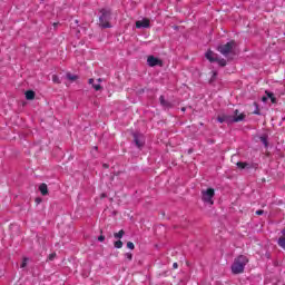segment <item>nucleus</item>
I'll use <instances>...</instances> for the list:
<instances>
[{
    "instance_id": "25",
    "label": "nucleus",
    "mask_w": 285,
    "mask_h": 285,
    "mask_svg": "<svg viewBox=\"0 0 285 285\" xmlns=\"http://www.w3.org/2000/svg\"><path fill=\"white\" fill-rule=\"evenodd\" d=\"M127 248H129V250H135V243L128 242L127 243Z\"/></svg>"
},
{
    "instance_id": "13",
    "label": "nucleus",
    "mask_w": 285,
    "mask_h": 285,
    "mask_svg": "<svg viewBox=\"0 0 285 285\" xmlns=\"http://www.w3.org/2000/svg\"><path fill=\"white\" fill-rule=\"evenodd\" d=\"M24 97H26L27 101H32V99H35V97H37V94L35 92V90H27L24 92Z\"/></svg>"
},
{
    "instance_id": "26",
    "label": "nucleus",
    "mask_w": 285,
    "mask_h": 285,
    "mask_svg": "<svg viewBox=\"0 0 285 285\" xmlns=\"http://www.w3.org/2000/svg\"><path fill=\"white\" fill-rule=\"evenodd\" d=\"M55 257H57V254H56V253H51V254L48 256L49 262H52V261L55 259Z\"/></svg>"
},
{
    "instance_id": "22",
    "label": "nucleus",
    "mask_w": 285,
    "mask_h": 285,
    "mask_svg": "<svg viewBox=\"0 0 285 285\" xmlns=\"http://www.w3.org/2000/svg\"><path fill=\"white\" fill-rule=\"evenodd\" d=\"M28 262H30V258L24 257V258L22 259V263H21L20 267H21V268H26V266H28Z\"/></svg>"
},
{
    "instance_id": "8",
    "label": "nucleus",
    "mask_w": 285,
    "mask_h": 285,
    "mask_svg": "<svg viewBox=\"0 0 285 285\" xmlns=\"http://www.w3.org/2000/svg\"><path fill=\"white\" fill-rule=\"evenodd\" d=\"M236 166L238 170H250L254 168V170H257L259 168V164L257 163H247V161H238L236 163Z\"/></svg>"
},
{
    "instance_id": "1",
    "label": "nucleus",
    "mask_w": 285,
    "mask_h": 285,
    "mask_svg": "<svg viewBox=\"0 0 285 285\" xmlns=\"http://www.w3.org/2000/svg\"><path fill=\"white\" fill-rule=\"evenodd\" d=\"M246 264H248V257L244 255L236 257L230 267L233 275H242V273H244V268H246Z\"/></svg>"
},
{
    "instance_id": "37",
    "label": "nucleus",
    "mask_w": 285,
    "mask_h": 285,
    "mask_svg": "<svg viewBox=\"0 0 285 285\" xmlns=\"http://www.w3.org/2000/svg\"><path fill=\"white\" fill-rule=\"evenodd\" d=\"M57 26H59V22L53 23V28H57Z\"/></svg>"
},
{
    "instance_id": "33",
    "label": "nucleus",
    "mask_w": 285,
    "mask_h": 285,
    "mask_svg": "<svg viewBox=\"0 0 285 285\" xmlns=\"http://www.w3.org/2000/svg\"><path fill=\"white\" fill-rule=\"evenodd\" d=\"M262 101H263L264 104H266V101H268V98H267L266 96H264V97L262 98Z\"/></svg>"
},
{
    "instance_id": "3",
    "label": "nucleus",
    "mask_w": 285,
    "mask_h": 285,
    "mask_svg": "<svg viewBox=\"0 0 285 285\" xmlns=\"http://www.w3.org/2000/svg\"><path fill=\"white\" fill-rule=\"evenodd\" d=\"M99 12L100 27L104 29L112 28V26L110 24V19H112V11L110 9H100Z\"/></svg>"
},
{
    "instance_id": "32",
    "label": "nucleus",
    "mask_w": 285,
    "mask_h": 285,
    "mask_svg": "<svg viewBox=\"0 0 285 285\" xmlns=\"http://www.w3.org/2000/svg\"><path fill=\"white\" fill-rule=\"evenodd\" d=\"M256 215H264V210L263 209H258V210H256Z\"/></svg>"
},
{
    "instance_id": "38",
    "label": "nucleus",
    "mask_w": 285,
    "mask_h": 285,
    "mask_svg": "<svg viewBox=\"0 0 285 285\" xmlns=\"http://www.w3.org/2000/svg\"><path fill=\"white\" fill-rule=\"evenodd\" d=\"M181 111H183V112H186V107H183V108H181Z\"/></svg>"
},
{
    "instance_id": "15",
    "label": "nucleus",
    "mask_w": 285,
    "mask_h": 285,
    "mask_svg": "<svg viewBox=\"0 0 285 285\" xmlns=\"http://www.w3.org/2000/svg\"><path fill=\"white\" fill-rule=\"evenodd\" d=\"M265 95L268 97V99H271L272 104H277V98L275 97V94H273V91H265Z\"/></svg>"
},
{
    "instance_id": "39",
    "label": "nucleus",
    "mask_w": 285,
    "mask_h": 285,
    "mask_svg": "<svg viewBox=\"0 0 285 285\" xmlns=\"http://www.w3.org/2000/svg\"><path fill=\"white\" fill-rule=\"evenodd\" d=\"M104 168H108V165H107V164H104Z\"/></svg>"
},
{
    "instance_id": "2",
    "label": "nucleus",
    "mask_w": 285,
    "mask_h": 285,
    "mask_svg": "<svg viewBox=\"0 0 285 285\" xmlns=\"http://www.w3.org/2000/svg\"><path fill=\"white\" fill-rule=\"evenodd\" d=\"M218 124H227V126H230V124H239V121L246 120V114H239V116H230V115H223L218 116L217 118Z\"/></svg>"
},
{
    "instance_id": "40",
    "label": "nucleus",
    "mask_w": 285,
    "mask_h": 285,
    "mask_svg": "<svg viewBox=\"0 0 285 285\" xmlns=\"http://www.w3.org/2000/svg\"><path fill=\"white\" fill-rule=\"evenodd\" d=\"M75 23H79V20H75Z\"/></svg>"
},
{
    "instance_id": "5",
    "label": "nucleus",
    "mask_w": 285,
    "mask_h": 285,
    "mask_svg": "<svg viewBox=\"0 0 285 285\" xmlns=\"http://www.w3.org/2000/svg\"><path fill=\"white\" fill-rule=\"evenodd\" d=\"M205 59L209 61V63H218L220 68H226V59L224 58H218L217 53H215L213 50L208 49L205 53Z\"/></svg>"
},
{
    "instance_id": "17",
    "label": "nucleus",
    "mask_w": 285,
    "mask_h": 285,
    "mask_svg": "<svg viewBox=\"0 0 285 285\" xmlns=\"http://www.w3.org/2000/svg\"><path fill=\"white\" fill-rule=\"evenodd\" d=\"M66 79H68L69 81H77V79H79V77L77 75H72L71 72H67Z\"/></svg>"
},
{
    "instance_id": "23",
    "label": "nucleus",
    "mask_w": 285,
    "mask_h": 285,
    "mask_svg": "<svg viewBox=\"0 0 285 285\" xmlns=\"http://www.w3.org/2000/svg\"><path fill=\"white\" fill-rule=\"evenodd\" d=\"M114 246H115V248H122L124 242H121V240H116V242L114 243Z\"/></svg>"
},
{
    "instance_id": "41",
    "label": "nucleus",
    "mask_w": 285,
    "mask_h": 285,
    "mask_svg": "<svg viewBox=\"0 0 285 285\" xmlns=\"http://www.w3.org/2000/svg\"><path fill=\"white\" fill-rule=\"evenodd\" d=\"M101 197H106V194H101Z\"/></svg>"
},
{
    "instance_id": "29",
    "label": "nucleus",
    "mask_w": 285,
    "mask_h": 285,
    "mask_svg": "<svg viewBox=\"0 0 285 285\" xmlns=\"http://www.w3.org/2000/svg\"><path fill=\"white\" fill-rule=\"evenodd\" d=\"M232 117H239V109L234 110V116Z\"/></svg>"
},
{
    "instance_id": "35",
    "label": "nucleus",
    "mask_w": 285,
    "mask_h": 285,
    "mask_svg": "<svg viewBox=\"0 0 285 285\" xmlns=\"http://www.w3.org/2000/svg\"><path fill=\"white\" fill-rule=\"evenodd\" d=\"M173 268H179V264L174 263V264H173Z\"/></svg>"
},
{
    "instance_id": "14",
    "label": "nucleus",
    "mask_w": 285,
    "mask_h": 285,
    "mask_svg": "<svg viewBox=\"0 0 285 285\" xmlns=\"http://www.w3.org/2000/svg\"><path fill=\"white\" fill-rule=\"evenodd\" d=\"M282 237L278 238L277 244L281 248H284L285 250V228L282 229Z\"/></svg>"
},
{
    "instance_id": "18",
    "label": "nucleus",
    "mask_w": 285,
    "mask_h": 285,
    "mask_svg": "<svg viewBox=\"0 0 285 285\" xmlns=\"http://www.w3.org/2000/svg\"><path fill=\"white\" fill-rule=\"evenodd\" d=\"M126 235V232L124 229H120L118 233L114 234L115 239H121Z\"/></svg>"
},
{
    "instance_id": "27",
    "label": "nucleus",
    "mask_w": 285,
    "mask_h": 285,
    "mask_svg": "<svg viewBox=\"0 0 285 285\" xmlns=\"http://www.w3.org/2000/svg\"><path fill=\"white\" fill-rule=\"evenodd\" d=\"M125 257H127V259H128L129 262H132V254H131V253H126V254H125Z\"/></svg>"
},
{
    "instance_id": "36",
    "label": "nucleus",
    "mask_w": 285,
    "mask_h": 285,
    "mask_svg": "<svg viewBox=\"0 0 285 285\" xmlns=\"http://www.w3.org/2000/svg\"><path fill=\"white\" fill-rule=\"evenodd\" d=\"M97 81H98V83H101V81H104V79L98 78Z\"/></svg>"
},
{
    "instance_id": "6",
    "label": "nucleus",
    "mask_w": 285,
    "mask_h": 285,
    "mask_svg": "<svg viewBox=\"0 0 285 285\" xmlns=\"http://www.w3.org/2000/svg\"><path fill=\"white\" fill-rule=\"evenodd\" d=\"M213 197H215V189L213 187L202 190V200L204 204H209V206H213V204H215Z\"/></svg>"
},
{
    "instance_id": "28",
    "label": "nucleus",
    "mask_w": 285,
    "mask_h": 285,
    "mask_svg": "<svg viewBox=\"0 0 285 285\" xmlns=\"http://www.w3.org/2000/svg\"><path fill=\"white\" fill-rule=\"evenodd\" d=\"M98 242H106V236L100 235V236L98 237Z\"/></svg>"
},
{
    "instance_id": "19",
    "label": "nucleus",
    "mask_w": 285,
    "mask_h": 285,
    "mask_svg": "<svg viewBox=\"0 0 285 285\" xmlns=\"http://www.w3.org/2000/svg\"><path fill=\"white\" fill-rule=\"evenodd\" d=\"M254 106H255V110L253 111V115H258V116H261V115H262V111L259 110V104L254 102Z\"/></svg>"
},
{
    "instance_id": "9",
    "label": "nucleus",
    "mask_w": 285,
    "mask_h": 285,
    "mask_svg": "<svg viewBox=\"0 0 285 285\" xmlns=\"http://www.w3.org/2000/svg\"><path fill=\"white\" fill-rule=\"evenodd\" d=\"M147 65L150 68H155L156 66H159L160 68L164 66V60L155 57V56H148L147 58Z\"/></svg>"
},
{
    "instance_id": "21",
    "label": "nucleus",
    "mask_w": 285,
    "mask_h": 285,
    "mask_svg": "<svg viewBox=\"0 0 285 285\" xmlns=\"http://www.w3.org/2000/svg\"><path fill=\"white\" fill-rule=\"evenodd\" d=\"M91 87L94 88V90H96V92L104 90V87L99 83H94Z\"/></svg>"
},
{
    "instance_id": "11",
    "label": "nucleus",
    "mask_w": 285,
    "mask_h": 285,
    "mask_svg": "<svg viewBox=\"0 0 285 285\" xmlns=\"http://www.w3.org/2000/svg\"><path fill=\"white\" fill-rule=\"evenodd\" d=\"M159 102H160V106H163V108H173V102L166 100L164 96L159 97Z\"/></svg>"
},
{
    "instance_id": "24",
    "label": "nucleus",
    "mask_w": 285,
    "mask_h": 285,
    "mask_svg": "<svg viewBox=\"0 0 285 285\" xmlns=\"http://www.w3.org/2000/svg\"><path fill=\"white\" fill-rule=\"evenodd\" d=\"M52 81H53V83H61V79H59V76H57V75L52 76Z\"/></svg>"
},
{
    "instance_id": "34",
    "label": "nucleus",
    "mask_w": 285,
    "mask_h": 285,
    "mask_svg": "<svg viewBox=\"0 0 285 285\" xmlns=\"http://www.w3.org/2000/svg\"><path fill=\"white\" fill-rule=\"evenodd\" d=\"M187 153H188V155H193L194 149H193V148H189Z\"/></svg>"
},
{
    "instance_id": "7",
    "label": "nucleus",
    "mask_w": 285,
    "mask_h": 285,
    "mask_svg": "<svg viewBox=\"0 0 285 285\" xmlns=\"http://www.w3.org/2000/svg\"><path fill=\"white\" fill-rule=\"evenodd\" d=\"M131 137H134V144L136 147L139 148V150H141V148L146 146V139L144 138V134L139 131H132Z\"/></svg>"
},
{
    "instance_id": "16",
    "label": "nucleus",
    "mask_w": 285,
    "mask_h": 285,
    "mask_svg": "<svg viewBox=\"0 0 285 285\" xmlns=\"http://www.w3.org/2000/svg\"><path fill=\"white\" fill-rule=\"evenodd\" d=\"M259 140L262 141L263 146L268 148V135L264 134L259 137Z\"/></svg>"
},
{
    "instance_id": "31",
    "label": "nucleus",
    "mask_w": 285,
    "mask_h": 285,
    "mask_svg": "<svg viewBox=\"0 0 285 285\" xmlns=\"http://www.w3.org/2000/svg\"><path fill=\"white\" fill-rule=\"evenodd\" d=\"M41 202H43V199L41 197L36 198V204H41Z\"/></svg>"
},
{
    "instance_id": "30",
    "label": "nucleus",
    "mask_w": 285,
    "mask_h": 285,
    "mask_svg": "<svg viewBox=\"0 0 285 285\" xmlns=\"http://www.w3.org/2000/svg\"><path fill=\"white\" fill-rule=\"evenodd\" d=\"M88 83H89L90 86L95 85V78H90V79L88 80Z\"/></svg>"
},
{
    "instance_id": "10",
    "label": "nucleus",
    "mask_w": 285,
    "mask_h": 285,
    "mask_svg": "<svg viewBox=\"0 0 285 285\" xmlns=\"http://www.w3.org/2000/svg\"><path fill=\"white\" fill-rule=\"evenodd\" d=\"M136 28L141 30V28H150V20L144 18L142 20L136 21Z\"/></svg>"
},
{
    "instance_id": "12",
    "label": "nucleus",
    "mask_w": 285,
    "mask_h": 285,
    "mask_svg": "<svg viewBox=\"0 0 285 285\" xmlns=\"http://www.w3.org/2000/svg\"><path fill=\"white\" fill-rule=\"evenodd\" d=\"M39 191L41 193V195L43 197H46L47 195H49V191H48V185L46 183H42L39 185Z\"/></svg>"
},
{
    "instance_id": "4",
    "label": "nucleus",
    "mask_w": 285,
    "mask_h": 285,
    "mask_svg": "<svg viewBox=\"0 0 285 285\" xmlns=\"http://www.w3.org/2000/svg\"><path fill=\"white\" fill-rule=\"evenodd\" d=\"M237 46V42H235V40H230L229 42L225 43V45H219L216 50L218 52H220V55H223V57H228V55H235V51H233V49H235Z\"/></svg>"
},
{
    "instance_id": "20",
    "label": "nucleus",
    "mask_w": 285,
    "mask_h": 285,
    "mask_svg": "<svg viewBox=\"0 0 285 285\" xmlns=\"http://www.w3.org/2000/svg\"><path fill=\"white\" fill-rule=\"evenodd\" d=\"M217 71H213V75L209 79V83H215V81H217Z\"/></svg>"
}]
</instances>
